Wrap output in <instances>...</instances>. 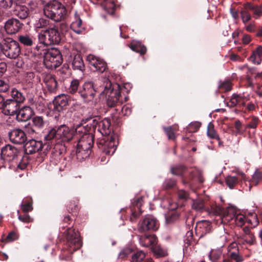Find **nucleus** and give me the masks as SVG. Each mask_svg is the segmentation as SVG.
<instances>
[{"label":"nucleus","instance_id":"1","mask_svg":"<svg viewBox=\"0 0 262 262\" xmlns=\"http://www.w3.org/2000/svg\"><path fill=\"white\" fill-rule=\"evenodd\" d=\"M98 130L105 138L97 142L98 146L102 151L107 155H112L117 149V141L112 136H108L111 132V122L107 118L97 122Z\"/></svg>","mask_w":262,"mask_h":262},{"label":"nucleus","instance_id":"2","mask_svg":"<svg viewBox=\"0 0 262 262\" xmlns=\"http://www.w3.org/2000/svg\"><path fill=\"white\" fill-rule=\"evenodd\" d=\"M101 94L105 96L106 104L110 107H117L128 100V96L121 95L120 85L112 83L108 80L105 81Z\"/></svg>","mask_w":262,"mask_h":262},{"label":"nucleus","instance_id":"3","mask_svg":"<svg viewBox=\"0 0 262 262\" xmlns=\"http://www.w3.org/2000/svg\"><path fill=\"white\" fill-rule=\"evenodd\" d=\"M74 130L66 125L55 126L45 136L47 140H55L57 143L69 142L73 138Z\"/></svg>","mask_w":262,"mask_h":262},{"label":"nucleus","instance_id":"4","mask_svg":"<svg viewBox=\"0 0 262 262\" xmlns=\"http://www.w3.org/2000/svg\"><path fill=\"white\" fill-rule=\"evenodd\" d=\"M94 144L93 135H85L80 138L78 141L76 150L77 158L82 160L88 158Z\"/></svg>","mask_w":262,"mask_h":262},{"label":"nucleus","instance_id":"5","mask_svg":"<svg viewBox=\"0 0 262 262\" xmlns=\"http://www.w3.org/2000/svg\"><path fill=\"white\" fill-rule=\"evenodd\" d=\"M66 12L64 6L58 2L45 4L43 8L44 15L55 21L63 20L65 18Z\"/></svg>","mask_w":262,"mask_h":262},{"label":"nucleus","instance_id":"6","mask_svg":"<svg viewBox=\"0 0 262 262\" xmlns=\"http://www.w3.org/2000/svg\"><path fill=\"white\" fill-rule=\"evenodd\" d=\"M62 62L60 52L57 49L52 48L45 53L43 62L48 69H56Z\"/></svg>","mask_w":262,"mask_h":262},{"label":"nucleus","instance_id":"7","mask_svg":"<svg viewBox=\"0 0 262 262\" xmlns=\"http://www.w3.org/2000/svg\"><path fill=\"white\" fill-rule=\"evenodd\" d=\"M20 53L19 43L12 39L5 40L3 47V54L10 59H16Z\"/></svg>","mask_w":262,"mask_h":262},{"label":"nucleus","instance_id":"8","mask_svg":"<svg viewBox=\"0 0 262 262\" xmlns=\"http://www.w3.org/2000/svg\"><path fill=\"white\" fill-rule=\"evenodd\" d=\"M212 209L214 214L220 216L223 224L233 221L237 211L233 206H229L225 208L217 207Z\"/></svg>","mask_w":262,"mask_h":262},{"label":"nucleus","instance_id":"9","mask_svg":"<svg viewBox=\"0 0 262 262\" xmlns=\"http://www.w3.org/2000/svg\"><path fill=\"white\" fill-rule=\"evenodd\" d=\"M64 234L66 236L67 245L72 248L73 251H76L81 247L82 242L78 231H75V229L69 227Z\"/></svg>","mask_w":262,"mask_h":262},{"label":"nucleus","instance_id":"10","mask_svg":"<svg viewBox=\"0 0 262 262\" xmlns=\"http://www.w3.org/2000/svg\"><path fill=\"white\" fill-rule=\"evenodd\" d=\"M159 227V223L151 216H146L140 221L138 225V230L140 232L147 231H156Z\"/></svg>","mask_w":262,"mask_h":262},{"label":"nucleus","instance_id":"11","mask_svg":"<svg viewBox=\"0 0 262 262\" xmlns=\"http://www.w3.org/2000/svg\"><path fill=\"white\" fill-rule=\"evenodd\" d=\"M97 88L92 81L85 82L79 90L78 93L84 102L91 101L95 95Z\"/></svg>","mask_w":262,"mask_h":262},{"label":"nucleus","instance_id":"12","mask_svg":"<svg viewBox=\"0 0 262 262\" xmlns=\"http://www.w3.org/2000/svg\"><path fill=\"white\" fill-rule=\"evenodd\" d=\"M233 221L235 225L238 227H242L246 222L249 223L254 227L257 226L259 223L256 214L251 215V219H248L244 214L239 213L238 210L237 211Z\"/></svg>","mask_w":262,"mask_h":262},{"label":"nucleus","instance_id":"13","mask_svg":"<svg viewBox=\"0 0 262 262\" xmlns=\"http://www.w3.org/2000/svg\"><path fill=\"white\" fill-rule=\"evenodd\" d=\"M45 32L48 35V39L46 41L52 45H57L61 40V36L58 31V28L54 24L50 28L45 30Z\"/></svg>","mask_w":262,"mask_h":262},{"label":"nucleus","instance_id":"14","mask_svg":"<svg viewBox=\"0 0 262 262\" xmlns=\"http://www.w3.org/2000/svg\"><path fill=\"white\" fill-rule=\"evenodd\" d=\"M23 24L16 18H10L5 23V30L7 34L12 35L17 33L21 28Z\"/></svg>","mask_w":262,"mask_h":262},{"label":"nucleus","instance_id":"15","mask_svg":"<svg viewBox=\"0 0 262 262\" xmlns=\"http://www.w3.org/2000/svg\"><path fill=\"white\" fill-rule=\"evenodd\" d=\"M2 156L8 160H14L18 156L21 157V151L17 148L10 144L6 145L1 150Z\"/></svg>","mask_w":262,"mask_h":262},{"label":"nucleus","instance_id":"16","mask_svg":"<svg viewBox=\"0 0 262 262\" xmlns=\"http://www.w3.org/2000/svg\"><path fill=\"white\" fill-rule=\"evenodd\" d=\"M43 147L41 141L31 139L27 141L24 145V150L27 155H31L40 150Z\"/></svg>","mask_w":262,"mask_h":262},{"label":"nucleus","instance_id":"17","mask_svg":"<svg viewBox=\"0 0 262 262\" xmlns=\"http://www.w3.org/2000/svg\"><path fill=\"white\" fill-rule=\"evenodd\" d=\"M10 140L16 144H23L27 140L26 133L20 129H15L9 133Z\"/></svg>","mask_w":262,"mask_h":262},{"label":"nucleus","instance_id":"18","mask_svg":"<svg viewBox=\"0 0 262 262\" xmlns=\"http://www.w3.org/2000/svg\"><path fill=\"white\" fill-rule=\"evenodd\" d=\"M243 233L237 236V242L239 245H245L246 244L250 245L254 244V236L251 232L249 228L245 227L243 229Z\"/></svg>","mask_w":262,"mask_h":262},{"label":"nucleus","instance_id":"19","mask_svg":"<svg viewBox=\"0 0 262 262\" xmlns=\"http://www.w3.org/2000/svg\"><path fill=\"white\" fill-rule=\"evenodd\" d=\"M19 108V105L16 101L8 99L4 102V107L2 109L5 115L13 116L17 114Z\"/></svg>","mask_w":262,"mask_h":262},{"label":"nucleus","instance_id":"20","mask_svg":"<svg viewBox=\"0 0 262 262\" xmlns=\"http://www.w3.org/2000/svg\"><path fill=\"white\" fill-rule=\"evenodd\" d=\"M139 243L141 246L148 247L153 246L157 244V238L154 234H144L138 235Z\"/></svg>","mask_w":262,"mask_h":262},{"label":"nucleus","instance_id":"21","mask_svg":"<svg viewBox=\"0 0 262 262\" xmlns=\"http://www.w3.org/2000/svg\"><path fill=\"white\" fill-rule=\"evenodd\" d=\"M34 112L31 107L28 106H24L17 112L16 114L18 120L21 121H26L29 120Z\"/></svg>","mask_w":262,"mask_h":262},{"label":"nucleus","instance_id":"22","mask_svg":"<svg viewBox=\"0 0 262 262\" xmlns=\"http://www.w3.org/2000/svg\"><path fill=\"white\" fill-rule=\"evenodd\" d=\"M94 3L100 4L108 14H113L115 10V4L113 0H91Z\"/></svg>","mask_w":262,"mask_h":262},{"label":"nucleus","instance_id":"23","mask_svg":"<svg viewBox=\"0 0 262 262\" xmlns=\"http://www.w3.org/2000/svg\"><path fill=\"white\" fill-rule=\"evenodd\" d=\"M249 100V98L245 97L244 95L233 94L230 101L231 106L234 107L237 105L239 106L246 107V102Z\"/></svg>","mask_w":262,"mask_h":262},{"label":"nucleus","instance_id":"24","mask_svg":"<svg viewBox=\"0 0 262 262\" xmlns=\"http://www.w3.org/2000/svg\"><path fill=\"white\" fill-rule=\"evenodd\" d=\"M15 7L13 10L14 15L17 16L20 19L26 18L29 14V10L25 5H19L14 3Z\"/></svg>","mask_w":262,"mask_h":262},{"label":"nucleus","instance_id":"25","mask_svg":"<svg viewBox=\"0 0 262 262\" xmlns=\"http://www.w3.org/2000/svg\"><path fill=\"white\" fill-rule=\"evenodd\" d=\"M143 202V197L141 196L137 199L133 205L135 207V211H132V215L130 216V220L131 222H135L136 220L137 217L140 215V214L142 213L141 210V207Z\"/></svg>","mask_w":262,"mask_h":262},{"label":"nucleus","instance_id":"26","mask_svg":"<svg viewBox=\"0 0 262 262\" xmlns=\"http://www.w3.org/2000/svg\"><path fill=\"white\" fill-rule=\"evenodd\" d=\"M82 20L79 15L76 13L75 15L74 20L71 24V29L78 34H82L85 30L82 24Z\"/></svg>","mask_w":262,"mask_h":262},{"label":"nucleus","instance_id":"27","mask_svg":"<svg viewBox=\"0 0 262 262\" xmlns=\"http://www.w3.org/2000/svg\"><path fill=\"white\" fill-rule=\"evenodd\" d=\"M68 97L65 95H59L54 99L53 103L56 109L60 111L68 105Z\"/></svg>","mask_w":262,"mask_h":262},{"label":"nucleus","instance_id":"28","mask_svg":"<svg viewBox=\"0 0 262 262\" xmlns=\"http://www.w3.org/2000/svg\"><path fill=\"white\" fill-rule=\"evenodd\" d=\"M46 86L51 93H55L57 89V82L54 77L48 75L45 79Z\"/></svg>","mask_w":262,"mask_h":262},{"label":"nucleus","instance_id":"29","mask_svg":"<svg viewBox=\"0 0 262 262\" xmlns=\"http://www.w3.org/2000/svg\"><path fill=\"white\" fill-rule=\"evenodd\" d=\"M72 68L74 70L83 71L84 70V64L81 56L77 54L74 55L72 62Z\"/></svg>","mask_w":262,"mask_h":262},{"label":"nucleus","instance_id":"30","mask_svg":"<svg viewBox=\"0 0 262 262\" xmlns=\"http://www.w3.org/2000/svg\"><path fill=\"white\" fill-rule=\"evenodd\" d=\"M129 48L134 51L144 55L147 51L146 47L139 41L133 40L129 45Z\"/></svg>","mask_w":262,"mask_h":262},{"label":"nucleus","instance_id":"31","mask_svg":"<svg viewBox=\"0 0 262 262\" xmlns=\"http://www.w3.org/2000/svg\"><path fill=\"white\" fill-rule=\"evenodd\" d=\"M210 223L207 221H202L198 222L196 226L197 231L201 232L202 235L209 233L211 230Z\"/></svg>","mask_w":262,"mask_h":262},{"label":"nucleus","instance_id":"32","mask_svg":"<svg viewBox=\"0 0 262 262\" xmlns=\"http://www.w3.org/2000/svg\"><path fill=\"white\" fill-rule=\"evenodd\" d=\"M52 25L53 24L51 23L49 19L40 18L36 21L34 24V27L36 30L39 29H45L46 30L50 28Z\"/></svg>","mask_w":262,"mask_h":262},{"label":"nucleus","instance_id":"33","mask_svg":"<svg viewBox=\"0 0 262 262\" xmlns=\"http://www.w3.org/2000/svg\"><path fill=\"white\" fill-rule=\"evenodd\" d=\"M10 95L12 97L11 99L15 101L17 104L22 103L25 100L24 95L16 89H12L11 91Z\"/></svg>","mask_w":262,"mask_h":262},{"label":"nucleus","instance_id":"34","mask_svg":"<svg viewBox=\"0 0 262 262\" xmlns=\"http://www.w3.org/2000/svg\"><path fill=\"white\" fill-rule=\"evenodd\" d=\"M88 130L85 126L82 125H78L75 129V134H73V138H76L77 139L81 138L85 135H91L88 134Z\"/></svg>","mask_w":262,"mask_h":262},{"label":"nucleus","instance_id":"35","mask_svg":"<svg viewBox=\"0 0 262 262\" xmlns=\"http://www.w3.org/2000/svg\"><path fill=\"white\" fill-rule=\"evenodd\" d=\"M78 200L77 199H74L71 200L67 206L68 211L73 215H76L79 210L78 206Z\"/></svg>","mask_w":262,"mask_h":262},{"label":"nucleus","instance_id":"36","mask_svg":"<svg viewBox=\"0 0 262 262\" xmlns=\"http://www.w3.org/2000/svg\"><path fill=\"white\" fill-rule=\"evenodd\" d=\"M32 125L38 130L42 129L45 125V121L42 117L35 116L32 119Z\"/></svg>","mask_w":262,"mask_h":262},{"label":"nucleus","instance_id":"37","mask_svg":"<svg viewBox=\"0 0 262 262\" xmlns=\"http://www.w3.org/2000/svg\"><path fill=\"white\" fill-rule=\"evenodd\" d=\"M187 168L183 165H178L170 168L171 173L176 176H183Z\"/></svg>","mask_w":262,"mask_h":262},{"label":"nucleus","instance_id":"38","mask_svg":"<svg viewBox=\"0 0 262 262\" xmlns=\"http://www.w3.org/2000/svg\"><path fill=\"white\" fill-rule=\"evenodd\" d=\"M151 249L154 255L157 258L162 257L167 255V251L162 249L160 246L157 245V244L155 245Z\"/></svg>","mask_w":262,"mask_h":262},{"label":"nucleus","instance_id":"39","mask_svg":"<svg viewBox=\"0 0 262 262\" xmlns=\"http://www.w3.org/2000/svg\"><path fill=\"white\" fill-rule=\"evenodd\" d=\"M19 41L26 46H31L33 43V37L28 35H22L18 36Z\"/></svg>","mask_w":262,"mask_h":262},{"label":"nucleus","instance_id":"40","mask_svg":"<svg viewBox=\"0 0 262 262\" xmlns=\"http://www.w3.org/2000/svg\"><path fill=\"white\" fill-rule=\"evenodd\" d=\"M207 136L211 139H215L220 140V137L214 128V125L212 123H209L207 126Z\"/></svg>","mask_w":262,"mask_h":262},{"label":"nucleus","instance_id":"41","mask_svg":"<svg viewBox=\"0 0 262 262\" xmlns=\"http://www.w3.org/2000/svg\"><path fill=\"white\" fill-rule=\"evenodd\" d=\"M262 180V173L256 170L252 176V178L250 181V188L252 185H257Z\"/></svg>","mask_w":262,"mask_h":262},{"label":"nucleus","instance_id":"42","mask_svg":"<svg viewBox=\"0 0 262 262\" xmlns=\"http://www.w3.org/2000/svg\"><path fill=\"white\" fill-rule=\"evenodd\" d=\"M146 254L143 251H138L134 253L132 256L133 262H141L145 257Z\"/></svg>","mask_w":262,"mask_h":262},{"label":"nucleus","instance_id":"43","mask_svg":"<svg viewBox=\"0 0 262 262\" xmlns=\"http://www.w3.org/2000/svg\"><path fill=\"white\" fill-rule=\"evenodd\" d=\"M225 181L226 184L230 188H234L238 183V178L235 176H227Z\"/></svg>","mask_w":262,"mask_h":262},{"label":"nucleus","instance_id":"44","mask_svg":"<svg viewBox=\"0 0 262 262\" xmlns=\"http://www.w3.org/2000/svg\"><path fill=\"white\" fill-rule=\"evenodd\" d=\"M38 39L39 43L42 45L44 47L51 45V43H49L47 42V40L48 39V35L47 33L45 32V30L38 34Z\"/></svg>","mask_w":262,"mask_h":262},{"label":"nucleus","instance_id":"45","mask_svg":"<svg viewBox=\"0 0 262 262\" xmlns=\"http://www.w3.org/2000/svg\"><path fill=\"white\" fill-rule=\"evenodd\" d=\"M80 81L78 79H73L70 83V85L68 89V91L71 94H75L78 90Z\"/></svg>","mask_w":262,"mask_h":262},{"label":"nucleus","instance_id":"46","mask_svg":"<svg viewBox=\"0 0 262 262\" xmlns=\"http://www.w3.org/2000/svg\"><path fill=\"white\" fill-rule=\"evenodd\" d=\"M86 59L89 63L94 68H95L96 66L98 65V64H99L100 61L102 60V59L92 54H89L87 56Z\"/></svg>","mask_w":262,"mask_h":262},{"label":"nucleus","instance_id":"47","mask_svg":"<svg viewBox=\"0 0 262 262\" xmlns=\"http://www.w3.org/2000/svg\"><path fill=\"white\" fill-rule=\"evenodd\" d=\"M190 179L192 180L195 179L201 183L203 182V179L202 177L201 173L197 169H193L190 172Z\"/></svg>","mask_w":262,"mask_h":262},{"label":"nucleus","instance_id":"48","mask_svg":"<svg viewBox=\"0 0 262 262\" xmlns=\"http://www.w3.org/2000/svg\"><path fill=\"white\" fill-rule=\"evenodd\" d=\"M219 88L220 89H222L226 92L230 91L232 89L231 83L229 80L220 81V84L219 85Z\"/></svg>","mask_w":262,"mask_h":262},{"label":"nucleus","instance_id":"49","mask_svg":"<svg viewBox=\"0 0 262 262\" xmlns=\"http://www.w3.org/2000/svg\"><path fill=\"white\" fill-rule=\"evenodd\" d=\"M234 127L235 129L234 134L235 136L243 135L245 130L242 128V123L239 120L235 122Z\"/></svg>","mask_w":262,"mask_h":262},{"label":"nucleus","instance_id":"50","mask_svg":"<svg viewBox=\"0 0 262 262\" xmlns=\"http://www.w3.org/2000/svg\"><path fill=\"white\" fill-rule=\"evenodd\" d=\"M176 184V182L174 180L169 178L165 180L163 183V186L165 189H169L173 188Z\"/></svg>","mask_w":262,"mask_h":262},{"label":"nucleus","instance_id":"51","mask_svg":"<svg viewBox=\"0 0 262 262\" xmlns=\"http://www.w3.org/2000/svg\"><path fill=\"white\" fill-rule=\"evenodd\" d=\"M19 238V234L15 231L10 232L7 236L5 240L7 242H11Z\"/></svg>","mask_w":262,"mask_h":262},{"label":"nucleus","instance_id":"52","mask_svg":"<svg viewBox=\"0 0 262 262\" xmlns=\"http://www.w3.org/2000/svg\"><path fill=\"white\" fill-rule=\"evenodd\" d=\"M251 61L254 64H259L261 62V56L256 54L254 51L250 57Z\"/></svg>","mask_w":262,"mask_h":262},{"label":"nucleus","instance_id":"53","mask_svg":"<svg viewBox=\"0 0 262 262\" xmlns=\"http://www.w3.org/2000/svg\"><path fill=\"white\" fill-rule=\"evenodd\" d=\"M163 129L169 139L174 140L176 138L174 132L171 126L164 127Z\"/></svg>","mask_w":262,"mask_h":262},{"label":"nucleus","instance_id":"54","mask_svg":"<svg viewBox=\"0 0 262 262\" xmlns=\"http://www.w3.org/2000/svg\"><path fill=\"white\" fill-rule=\"evenodd\" d=\"M241 17L243 23L246 24L248 22L251 18V14L246 10H242L241 11Z\"/></svg>","mask_w":262,"mask_h":262},{"label":"nucleus","instance_id":"55","mask_svg":"<svg viewBox=\"0 0 262 262\" xmlns=\"http://www.w3.org/2000/svg\"><path fill=\"white\" fill-rule=\"evenodd\" d=\"M15 0H0V7L4 9H8L11 7L13 2ZM20 2L21 0H18Z\"/></svg>","mask_w":262,"mask_h":262},{"label":"nucleus","instance_id":"56","mask_svg":"<svg viewBox=\"0 0 262 262\" xmlns=\"http://www.w3.org/2000/svg\"><path fill=\"white\" fill-rule=\"evenodd\" d=\"M18 219L20 221L25 223H29L33 222V219L27 213H25L23 215H19L18 216Z\"/></svg>","mask_w":262,"mask_h":262},{"label":"nucleus","instance_id":"57","mask_svg":"<svg viewBox=\"0 0 262 262\" xmlns=\"http://www.w3.org/2000/svg\"><path fill=\"white\" fill-rule=\"evenodd\" d=\"M26 129L27 134L31 137H34L38 132V130L32 125L26 126Z\"/></svg>","mask_w":262,"mask_h":262},{"label":"nucleus","instance_id":"58","mask_svg":"<svg viewBox=\"0 0 262 262\" xmlns=\"http://www.w3.org/2000/svg\"><path fill=\"white\" fill-rule=\"evenodd\" d=\"M192 207L196 211H201L204 208V203L203 201L196 200L194 201Z\"/></svg>","mask_w":262,"mask_h":262},{"label":"nucleus","instance_id":"59","mask_svg":"<svg viewBox=\"0 0 262 262\" xmlns=\"http://www.w3.org/2000/svg\"><path fill=\"white\" fill-rule=\"evenodd\" d=\"M259 120L257 117H252L251 119V121L247 124L246 126V128H256L257 127V124L258 123Z\"/></svg>","mask_w":262,"mask_h":262},{"label":"nucleus","instance_id":"60","mask_svg":"<svg viewBox=\"0 0 262 262\" xmlns=\"http://www.w3.org/2000/svg\"><path fill=\"white\" fill-rule=\"evenodd\" d=\"M132 111V108L129 104L124 105L121 109V113L124 116H129Z\"/></svg>","mask_w":262,"mask_h":262},{"label":"nucleus","instance_id":"61","mask_svg":"<svg viewBox=\"0 0 262 262\" xmlns=\"http://www.w3.org/2000/svg\"><path fill=\"white\" fill-rule=\"evenodd\" d=\"M230 257L232 259L235 260V262H243L244 260L242 255L236 252H231Z\"/></svg>","mask_w":262,"mask_h":262},{"label":"nucleus","instance_id":"62","mask_svg":"<svg viewBox=\"0 0 262 262\" xmlns=\"http://www.w3.org/2000/svg\"><path fill=\"white\" fill-rule=\"evenodd\" d=\"M179 214L176 212H172L171 214L168 216L166 217V221L168 224L171 223L179 218Z\"/></svg>","mask_w":262,"mask_h":262},{"label":"nucleus","instance_id":"63","mask_svg":"<svg viewBox=\"0 0 262 262\" xmlns=\"http://www.w3.org/2000/svg\"><path fill=\"white\" fill-rule=\"evenodd\" d=\"M96 70L98 71L100 73H103L106 70L107 65L105 62H104L103 60L100 61L99 64H98L95 68Z\"/></svg>","mask_w":262,"mask_h":262},{"label":"nucleus","instance_id":"64","mask_svg":"<svg viewBox=\"0 0 262 262\" xmlns=\"http://www.w3.org/2000/svg\"><path fill=\"white\" fill-rule=\"evenodd\" d=\"M21 209L24 212L27 213L33 210V207L30 202H27L21 204Z\"/></svg>","mask_w":262,"mask_h":262}]
</instances>
